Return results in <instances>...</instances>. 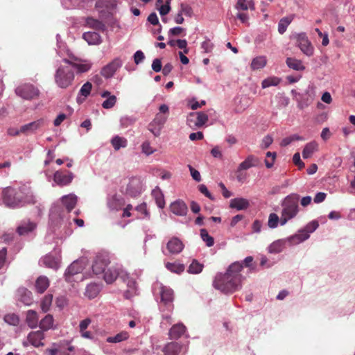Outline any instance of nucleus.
<instances>
[{
    "label": "nucleus",
    "instance_id": "1",
    "mask_svg": "<svg viewBox=\"0 0 355 355\" xmlns=\"http://www.w3.org/2000/svg\"><path fill=\"white\" fill-rule=\"evenodd\" d=\"M243 263L234 262L230 266L225 273H218L213 282L214 287L224 293H232L241 287V271Z\"/></svg>",
    "mask_w": 355,
    "mask_h": 355
},
{
    "label": "nucleus",
    "instance_id": "2",
    "mask_svg": "<svg viewBox=\"0 0 355 355\" xmlns=\"http://www.w3.org/2000/svg\"><path fill=\"white\" fill-rule=\"evenodd\" d=\"M3 201L8 207L17 208L26 205H35L37 199L30 187L22 185L18 188H5L3 191Z\"/></svg>",
    "mask_w": 355,
    "mask_h": 355
},
{
    "label": "nucleus",
    "instance_id": "3",
    "mask_svg": "<svg viewBox=\"0 0 355 355\" xmlns=\"http://www.w3.org/2000/svg\"><path fill=\"white\" fill-rule=\"evenodd\" d=\"M118 277L126 282L128 289L124 293V296L126 299H130L137 294V282L128 273L114 266L108 267L104 272L103 278L107 284L113 283Z\"/></svg>",
    "mask_w": 355,
    "mask_h": 355
},
{
    "label": "nucleus",
    "instance_id": "4",
    "mask_svg": "<svg viewBox=\"0 0 355 355\" xmlns=\"http://www.w3.org/2000/svg\"><path fill=\"white\" fill-rule=\"evenodd\" d=\"M299 196L289 195L286 196L282 202V214L280 225L282 226L286 224V223L295 218L299 212Z\"/></svg>",
    "mask_w": 355,
    "mask_h": 355
},
{
    "label": "nucleus",
    "instance_id": "5",
    "mask_svg": "<svg viewBox=\"0 0 355 355\" xmlns=\"http://www.w3.org/2000/svg\"><path fill=\"white\" fill-rule=\"evenodd\" d=\"M75 78L74 71L69 64H60L55 71L54 81L62 89H67L73 85Z\"/></svg>",
    "mask_w": 355,
    "mask_h": 355
},
{
    "label": "nucleus",
    "instance_id": "6",
    "mask_svg": "<svg viewBox=\"0 0 355 355\" xmlns=\"http://www.w3.org/2000/svg\"><path fill=\"white\" fill-rule=\"evenodd\" d=\"M315 97V87L313 84H309L304 93L300 94V98H297V107L300 110L310 105Z\"/></svg>",
    "mask_w": 355,
    "mask_h": 355
},
{
    "label": "nucleus",
    "instance_id": "7",
    "mask_svg": "<svg viewBox=\"0 0 355 355\" xmlns=\"http://www.w3.org/2000/svg\"><path fill=\"white\" fill-rule=\"evenodd\" d=\"M85 268V263L81 260H76L73 261L66 270L64 276L66 281L72 282L77 281L78 279H83V277L76 278V276H78Z\"/></svg>",
    "mask_w": 355,
    "mask_h": 355
},
{
    "label": "nucleus",
    "instance_id": "8",
    "mask_svg": "<svg viewBox=\"0 0 355 355\" xmlns=\"http://www.w3.org/2000/svg\"><path fill=\"white\" fill-rule=\"evenodd\" d=\"M17 96L26 100H31L39 96L37 88L31 84H24L17 87L15 89Z\"/></svg>",
    "mask_w": 355,
    "mask_h": 355
},
{
    "label": "nucleus",
    "instance_id": "9",
    "mask_svg": "<svg viewBox=\"0 0 355 355\" xmlns=\"http://www.w3.org/2000/svg\"><path fill=\"white\" fill-rule=\"evenodd\" d=\"M294 37L297 41V46L305 55L308 56L313 55V47L305 33H297L294 36Z\"/></svg>",
    "mask_w": 355,
    "mask_h": 355
},
{
    "label": "nucleus",
    "instance_id": "10",
    "mask_svg": "<svg viewBox=\"0 0 355 355\" xmlns=\"http://www.w3.org/2000/svg\"><path fill=\"white\" fill-rule=\"evenodd\" d=\"M110 263V261L107 254H101L96 255L92 265L93 272L96 275L104 273Z\"/></svg>",
    "mask_w": 355,
    "mask_h": 355
},
{
    "label": "nucleus",
    "instance_id": "11",
    "mask_svg": "<svg viewBox=\"0 0 355 355\" xmlns=\"http://www.w3.org/2000/svg\"><path fill=\"white\" fill-rule=\"evenodd\" d=\"M73 179V174L68 171H57L54 173L53 180L61 187L69 184Z\"/></svg>",
    "mask_w": 355,
    "mask_h": 355
},
{
    "label": "nucleus",
    "instance_id": "12",
    "mask_svg": "<svg viewBox=\"0 0 355 355\" xmlns=\"http://www.w3.org/2000/svg\"><path fill=\"white\" fill-rule=\"evenodd\" d=\"M62 62L64 64H69L73 70L76 69L77 73H85L88 71L92 67V63L87 60H84L82 62H75L72 60H67V58H64L62 60Z\"/></svg>",
    "mask_w": 355,
    "mask_h": 355
},
{
    "label": "nucleus",
    "instance_id": "13",
    "mask_svg": "<svg viewBox=\"0 0 355 355\" xmlns=\"http://www.w3.org/2000/svg\"><path fill=\"white\" fill-rule=\"evenodd\" d=\"M171 211L180 216H186L188 212V207L186 203L182 200H176L170 205Z\"/></svg>",
    "mask_w": 355,
    "mask_h": 355
},
{
    "label": "nucleus",
    "instance_id": "14",
    "mask_svg": "<svg viewBox=\"0 0 355 355\" xmlns=\"http://www.w3.org/2000/svg\"><path fill=\"white\" fill-rule=\"evenodd\" d=\"M120 60L115 59L112 62L105 66L101 70V75L106 78L112 77L116 70L121 67Z\"/></svg>",
    "mask_w": 355,
    "mask_h": 355
},
{
    "label": "nucleus",
    "instance_id": "15",
    "mask_svg": "<svg viewBox=\"0 0 355 355\" xmlns=\"http://www.w3.org/2000/svg\"><path fill=\"white\" fill-rule=\"evenodd\" d=\"M187 327L182 323H178L171 327L168 336L171 340H177L186 334Z\"/></svg>",
    "mask_w": 355,
    "mask_h": 355
},
{
    "label": "nucleus",
    "instance_id": "16",
    "mask_svg": "<svg viewBox=\"0 0 355 355\" xmlns=\"http://www.w3.org/2000/svg\"><path fill=\"white\" fill-rule=\"evenodd\" d=\"M309 238V236L305 232H303L301 229L297 231L293 235H291L287 238H286L287 243H289L290 245H295L300 244L304 241L307 240Z\"/></svg>",
    "mask_w": 355,
    "mask_h": 355
},
{
    "label": "nucleus",
    "instance_id": "17",
    "mask_svg": "<svg viewBox=\"0 0 355 355\" xmlns=\"http://www.w3.org/2000/svg\"><path fill=\"white\" fill-rule=\"evenodd\" d=\"M182 241L177 237H173L167 243V249L171 254H179L184 249Z\"/></svg>",
    "mask_w": 355,
    "mask_h": 355
},
{
    "label": "nucleus",
    "instance_id": "18",
    "mask_svg": "<svg viewBox=\"0 0 355 355\" xmlns=\"http://www.w3.org/2000/svg\"><path fill=\"white\" fill-rule=\"evenodd\" d=\"M18 301L25 305H31L33 302L32 293L26 288H19L17 290Z\"/></svg>",
    "mask_w": 355,
    "mask_h": 355
},
{
    "label": "nucleus",
    "instance_id": "19",
    "mask_svg": "<svg viewBox=\"0 0 355 355\" xmlns=\"http://www.w3.org/2000/svg\"><path fill=\"white\" fill-rule=\"evenodd\" d=\"M50 281L47 277L41 275L37 278L35 282V291L36 293L42 294L49 288Z\"/></svg>",
    "mask_w": 355,
    "mask_h": 355
},
{
    "label": "nucleus",
    "instance_id": "20",
    "mask_svg": "<svg viewBox=\"0 0 355 355\" xmlns=\"http://www.w3.org/2000/svg\"><path fill=\"white\" fill-rule=\"evenodd\" d=\"M230 207L238 211L245 210L250 207V202L244 198H235L230 200Z\"/></svg>",
    "mask_w": 355,
    "mask_h": 355
},
{
    "label": "nucleus",
    "instance_id": "21",
    "mask_svg": "<svg viewBox=\"0 0 355 355\" xmlns=\"http://www.w3.org/2000/svg\"><path fill=\"white\" fill-rule=\"evenodd\" d=\"M182 345L176 342L166 344L162 351L165 355H179L182 350Z\"/></svg>",
    "mask_w": 355,
    "mask_h": 355
},
{
    "label": "nucleus",
    "instance_id": "22",
    "mask_svg": "<svg viewBox=\"0 0 355 355\" xmlns=\"http://www.w3.org/2000/svg\"><path fill=\"white\" fill-rule=\"evenodd\" d=\"M44 338V334L41 331H32L28 335V341L35 347L44 345L42 343Z\"/></svg>",
    "mask_w": 355,
    "mask_h": 355
},
{
    "label": "nucleus",
    "instance_id": "23",
    "mask_svg": "<svg viewBox=\"0 0 355 355\" xmlns=\"http://www.w3.org/2000/svg\"><path fill=\"white\" fill-rule=\"evenodd\" d=\"M41 124H42V121H33V122H31V123H29L28 124L22 125L20 128L19 130L16 131L15 132H11V130H10L9 133L10 135H17L19 133H29V132H32L34 130H35L37 128H39L40 127Z\"/></svg>",
    "mask_w": 355,
    "mask_h": 355
},
{
    "label": "nucleus",
    "instance_id": "24",
    "mask_svg": "<svg viewBox=\"0 0 355 355\" xmlns=\"http://www.w3.org/2000/svg\"><path fill=\"white\" fill-rule=\"evenodd\" d=\"M141 183L137 179L130 180L126 188V193L131 197H137L141 193Z\"/></svg>",
    "mask_w": 355,
    "mask_h": 355
},
{
    "label": "nucleus",
    "instance_id": "25",
    "mask_svg": "<svg viewBox=\"0 0 355 355\" xmlns=\"http://www.w3.org/2000/svg\"><path fill=\"white\" fill-rule=\"evenodd\" d=\"M287 243L286 239H278L272 242L268 248V251L271 254H277L283 251Z\"/></svg>",
    "mask_w": 355,
    "mask_h": 355
},
{
    "label": "nucleus",
    "instance_id": "26",
    "mask_svg": "<svg viewBox=\"0 0 355 355\" xmlns=\"http://www.w3.org/2000/svg\"><path fill=\"white\" fill-rule=\"evenodd\" d=\"M61 200L67 212H70L76 205L77 197L74 194H69L64 196Z\"/></svg>",
    "mask_w": 355,
    "mask_h": 355
},
{
    "label": "nucleus",
    "instance_id": "27",
    "mask_svg": "<svg viewBox=\"0 0 355 355\" xmlns=\"http://www.w3.org/2000/svg\"><path fill=\"white\" fill-rule=\"evenodd\" d=\"M83 38L89 45L99 44L101 42V38L100 35L96 32H86V33H83Z\"/></svg>",
    "mask_w": 355,
    "mask_h": 355
},
{
    "label": "nucleus",
    "instance_id": "28",
    "mask_svg": "<svg viewBox=\"0 0 355 355\" xmlns=\"http://www.w3.org/2000/svg\"><path fill=\"white\" fill-rule=\"evenodd\" d=\"M318 149V144L315 141H311L306 144L302 150L304 159H308Z\"/></svg>",
    "mask_w": 355,
    "mask_h": 355
},
{
    "label": "nucleus",
    "instance_id": "29",
    "mask_svg": "<svg viewBox=\"0 0 355 355\" xmlns=\"http://www.w3.org/2000/svg\"><path fill=\"white\" fill-rule=\"evenodd\" d=\"M41 262L43 265L49 268L57 269L59 267L58 260L55 257L50 254L44 257Z\"/></svg>",
    "mask_w": 355,
    "mask_h": 355
},
{
    "label": "nucleus",
    "instance_id": "30",
    "mask_svg": "<svg viewBox=\"0 0 355 355\" xmlns=\"http://www.w3.org/2000/svg\"><path fill=\"white\" fill-rule=\"evenodd\" d=\"M267 64L266 57L260 55L254 58L251 62L250 67L252 70H259L263 69Z\"/></svg>",
    "mask_w": 355,
    "mask_h": 355
},
{
    "label": "nucleus",
    "instance_id": "31",
    "mask_svg": "<svg viewBox=\"0 0 355 355\" xmlns=\"http://www.w3.org/2000/svg\"><path fill=\"white\" fill-rule=\"evenodd\" d=\"M160 295L162 302H164L165 304L171 302L173 300V290L166 286H162Z\"/></svg>",
    "mask_w": 355,
    "mask_h": 355
},
{
    "label": "nucleus",
    "instance_id": "32",
    "mask_svg": "<svg viewBox=\"0 0 355 355\" xmlns=\"http://www.w3.org/2000/svg\"><path fill=\"white\" fill-rule=\"evenodd\" d=\"M35 227L36 225L34 223H24L17 227V232L19 235L23 236L33 232Z\"/></svg>",
    "mask_w": 355,
    "mask_h": 355
},
{
    "label": "nucleus",
    "instance_id": "33",
    "mask_svg": "<svg viewBox=\"0 0 355 355\" xmlns=\"http://www.w3.org/2000/svg\"><path fill=\"white\" fill-rule=\"evenodd\" d=\"M86 24L88 27L94 29L96 31H104L105 29V24L96 19H94L92 17H87L86 19Z\"/></svg>",
    "mask_w": 355,
    "mask_h": 355
},
{
    "label": "nucleus",
    "instance_id": "34",
    "mask_svg": "<svg viewBox=\"0 0 355 355\" xmlns=\"http://www.w3.org/2000/svg\"><path fill=\"white\" fill-rule=\"evenodd\" d=\"M101 291V286L97 284H90L87 285L85 289V295L89 299L96 297Z\"/></svg>",
    "mask_w": 355,
    "mask_h": 355
},
{
    "label": "nucleus",
    "instance_id": "35",
    "mask_svg": "<svg viewBox=\"0 0 355 355\" xmlns=\"http://www.w3.org/2000/svg\"><path fill=\"white\" fill-rule=\"evenodd\" d=\"M165 266L169 271L176 274H180L184 270V264L178 262H166Z\"/></svg>",
    "mask_w": 355,
    "mask_h": 355
},
{
    "label": "nucleus",
    "instance_id": "36",
    "mask_svg": "<svg viewBox=\"0 0 355 355\" xmlns=\"http://www.w3.org/2000/svg\"><path fill=\"white\" fill-rule=\"evenodd\" d=\"M286 62L287 66L289 68L293 69L296 71H302L305 69L302 62L300 60H297L295 58H288L286 59Z\"/></svg>",
    "mask_w": 355,
    "mask_h": 355
},
{
    "label": "nucleus",
    "instance_id": "37",
    "mask_svg": "<svg viewBox=\"0 0 355 355\" xmlns=\"http://www.w3.org/2000/svg\"><path fill=\"white\" fill-rule=\"evenodd\" d=\"M127 139L119 136L114 137L111 140V144L115 150H119L121 148H125L127 146Z\"/></svg>",
    "mask_w": 355,
    "mask_h": 355
},
{
    "label": "nucleus",
    "instance_id": "38",
    "mask_svg": "<svg viewBox=\"0 0 355 355\" xmlns=\"http://www.w3.org/2000/svg\"><path fill=\"white\" fill-rule=\"evenodd\" d=\"M254 157L252 155L248 156L243 162H242L238 168L237 172L240 173L244 170H248L254 166Z\"/></svg>",
    "mask_w": 355,
    "mask_h": 355
},
{
    "label": "nucleus",
    "instance_id": "39",
    "mask_svg": "<svg viewBox=\"0 0 355 355\" xmlns=\"http://www.w3.org/2000/svg\"><path fill=\"white\" fill-rule=\"evenodd\" d=\"M90 323H91V320L89 318H86L80 322L79 327H80V332L81 333L82 337L85 338H92L91 332L85 331L86 329L88 327V326L90 324Z\"/></svg>",
    "mask_w": 355,
    "mask_h": 355
},
{
    "label": "nucleus",
    "instance_id": "40",
    "mask_svg": "<svg viewBox=\"0 0 355 355\" xmlns=\"http://www.w3.org/2000/svg\"><path fill=\"white\" fill-rule=\"evenodd\" d=\"M129 334L127 331H121L114 336L107 337L106 340L110 343H117L127 340Z\"/></svg>",
    "mask_w": 355,
    "mask_h": 355
},
{
    "label": "nucleus",
    "instance_id": "41",
    "mask_svg": "<svg viewBox=\"0 0 355 355\" xmlns=\"http://www.w3.org/2000/svg\"><path fill=\"white\" fill-rule=\"evenodd\" d=\"M281 82V78L277 76H270L267 78L264 79L261 82V87L263 89H266L267 87L271 86H277Z\"/></svg>",
    "mask_w": 355,
    "mask_h": 355
},
{
    "label": "nucleus",
    "instance_id": "42",
    "mask_svg": "<svg viewBox=\"0 0 355 355\" xmlns=\"http://www.w3.org/2000/svg\"><path fill=\"white\" fill-rule=\"evenodd\" d=\"M53 318L51 315H46L40 322V327L42 329L46 331L53 327Z\"/></svg>",
    "mask_w": 355,
    "mask_h": 355
},
{
    "label": "nucleus",
    "instance_id": "43",
    "mask_svg": "<svg viewBox=\"0 0 355 355\" xmlns=\"http://www.w3.org/2000/svg\"><path fill=\"white\" fill-rule=\"evenodd\" d=\"M4 321L10 325L17 326L19 324L20 318L15 313H9L4 316Z\"/></svg>",
    "mask_w": 355,
    "mask_h": 355
},
{
    "label": "nucleus",
    "instance_id": "44",
    "mask_svg": "<svg viewBox=\"0 0 355 355\" xmlns=\"http://www.w3.org/2000/svg\"><path fill=\"white\" fill-rule=\"evenodd\" d=\"M117 6V2L116 0H107V1H101L98 0L96 3V7L97 8H103L105 7L107 9H114Z\"/></svg>",
    "mask_w": 355,
    "mask_h": 355
},
{
    "label": "nucleus",
    "instance_id": "45",
    "mask_svg": "<svg viewBox=\"0 0 355 355\" xmlns=\"http://www.w3.org/2000/svg\"><path fill=\"white\" fill-rule=\"evenodd\" d=\"M203 265L198 261L193 260L188 268V272L191 274H199L202 272Z\"/></svg>",
    "mask_w": 355,
    "mask_h": 355
},
{
    "label": "nucleus",
    "instance_id": "46",
    "mask_svg": "<svg viewBox=\"0 0 355 355\" xmlns=\"http://www.w3.org/2000/svg\"><path fill=\"white\" fill-rule=\"evenodd\" d=\"M53 296L51 293L46 294L41 301V309L42 311H49L50 309L52 302H53Z\"/></svg>",
    "mask_w": 355,
    "mask_h": 355
},
{
    "label": "nucleus",
    "instance_id": "47",
    "mask_svg": "<svg viewBox=\"0 0 355 355\" xmlns=\"http://www.w3.org/2000/svg\"><path fill=\"white\" fill-rule=\"evenodd\" d=\"M26 322L31 328L35 327L38 323L37 312H28L26 315Z\"/></svg>",
    "mask_w": 355,
    "mask_h": 355
},
{
    "label": "nucleus",
    "instance_id": "48",
    "mask_svg": "<svg viewBox=\"0 0 355 355\" xmlns=\"http://www.w3.org/2000/svg\"><path fill=\"white\" fill-rule=\"evenodd\" d=\"M200 236L204 242H205L207 246L211 247L214 244V238L210 236L208 232L205 229L200 230Z\"/></svg>",
    "mask_w": 355,
    "mask_h": 355
},
{
    "label": "nucleus",
    "instance_id": "49",
    "mask_svg": "<svg viewBox=\"0 0 355 355\" xmlns=\"http://www.w3.org/2000/svg\"><path fill=\"white\" fill-rule=\"evenodd\" d=\"M281 218H279L277 214L275 213H271L269 214L268 220V226L270 229H275L277 227L278 224L280 223Z\"/></svg>",
    "mask_w": 355,
    "mask_h": 355
},
{
    "label": "nucleus",
    "instance_id": "50",
    "mask_svg": "<svg viewBox=\"0 0 355 355\" xmlns=\"http://www.w3.org/2000/svg\"><path fill=\"white\" fill-rule=\"evenodd\" d=\"M236 8L243 10L254 8V3L252 1L238 0Z\"/></svg>",
    "mask_w": 355,
    "mask_h": 355
},
{
    "label": "nucleus",
    "instance_id": "51",
    "mask_svg": "<svg viewBox=\"0 0 355 355\" xmlns=\"http://www.w3.org/2000/svg\"><path fill=\"white\" fill-rule=\"evenodd\" d=\"M319 226L318 222L317 220H312L310 223H307L305 227L301 229L303 232H305L310 236V234L315 232Z\"/></svg>",
    "mask_w": 355,
    "mask_h": 355
},
{
    "label": "nucleus",
    "instance_id": "52",
    "mask_svg": "<svg viewBox=\"0 0 355 355\" xmlns=\"http://www.w3.org/2000/svg\"><path fill=\"white\" fill-rule=\"evenodd\" d=\"M291 19L288 17L282 18L278 24V31L280 34H283L291 24Z\"/></svg>",
    "mask_w": 355,
    "mask_h": 355
},
{
    "label": "nucleus",
    "instance_id": "53",
    "mask_svg": "<svg viewBox=\"0 0 355 355\" xmlns=\"http://www.w3.org/2000/svg\"><path fill=\"white\" fill-rule=\"evenodd\" d=\"M276 153L268 152L266 153V158L265 159V164L268 168H270L273 166L275 160L276 159Z\"/></svg>",
    "mask_w": 355,
    "mask_h": 355
},
{
    "label": "nucleus",
    "instance_id": "54",
    "mask_svg": "<svg viewBox=\"0 0 355 355\" xmlns=\"http://www.w3.org/2000/svg\"><path fill=\"white\" fill-rule=\"evenodd\" d=\"M55 306L60 309H63L68 304V300L64 295H59L55 299Z\"/></svg>",
    "mask_w": 355,
    "mask_h": 355
},
{
    "label": "nucleus",
    "instance_id": "55",
    "mask_svg": "<svg viewBox=\"0 0 355 355\" xmlns=\"http://www.w3.org/2000/svg\"><path fill=\"white\" fill-rule=\"evenodd\" d=\"M116 102V97L114 95L109 96L103 103H102V107L105 109H110L113 107Z\"/></svg>",
    "mask_w": 355,
    "mask_h": 355
},
{
    "label": "nucleus",
    "instance_id": "56",
    "mask_svg": "<svg viewBox=\"0 0 355 355\" xmlns=\"http://www.w3.org/2000/svg\"><path fill=\"white\" fill-rule=\"evenodd\" d=\"M208 121V116L202 112L197 113V119L196 121V125L198 127L202 126L207 121Z\"/></svg>",
    "mask_w": 355,
    "mask_h": 355
},
{
    "label": "nucleus",
    "instance_id": "57",
    "mask_svg": "<svg viewBox=\"0 0 355 355\" xmlns=\"http://www.w3.org/2000/svg\"><path fill=\"white\" fill-rule=\"evenodd\" d=\"M172 69V66L171 64H166L163 69H162V63L161 61L157 59V72L162 70V73L166 76L168 75Z\"/></svg>",
    "mask_w": 355,
    "mask_h": 355
},
{
    "label": "nucleus",
    "instance_id": "58",
    "mask_svg": "<svg viewBox=\"0 0 355 355\" xmlns=\"http://www.w3.org/2000/svg\"><path fill=\"white\" fill-rule=\"evenodd\" d=\"M92 85L89 82L85 83L80 90V95L83 96L84 97H87L92 90Z\"/></svg>",
    "mask_w": 355,
    "mask_h": 355
},
{
    "label": "nucleus",
    "instance_id": "59",
    "mask_svg": "<svg viewBox=\"0 0 355 355\" xmlns=\"http://www.w3.org/2000/svg\"><path fill=\"white\" fill-rule=\"evenodd\" d=\"M276 98H278V103L282 107H285L289 104V98L283 94H278Z\"/></svg>",
    "mask_w": 355,
    "mask_h": 355
},
{
    "label": "nucleus",
    "instance_id": "60",
    "mask_svg": "<svg viewBox=\"0 0 355 355\" xmlns=\"http://www.w3.org/2000/svg\"><path fill=\"white\" fill-rule=\"evenodd\" d=\"M159 192V196H157V206L159 208H164L165 206V200L164 194L162 191L157 187V193Z\"/></svg>",
    "mask_w": 355,
    "mask_h": 355
},
{
    "label": "nucleus",
    "instance_id": "61",
    "mask_svg": "<svg viewBox=\"0 0 355 355\" xmlns=\"http://www.w3.org/2000/svg\"><path fill=\"white\" fill-rule=\"evenodd\" d=\"M180 12L186 16L191 17L193 10L191 6L186 4H181Z\"/></svg>",
    "mask_w": 355,
    "mask_h": 355
},
{
    "label": "nucleus",
    "instance_id": "62",
    "mask_svg": "<svg viewBox=\"0 0 355 355\" xmlns=\"http://www.w3.org/2000/svg\"><path fill=\"white\" fill-rule=\"evenodd\" d=\"M141 149L142 153H144L146 155H149L154 152L153 148L150 146V143L148 141H145L142 144Z\"/></svg>",
    "mask_w": 355,
    "mask_h": 355
},
{
    "label": "nucleus",
    "instance_id": "63",
    "mask_svg": "<svg viewBox=\"0 0 355 355\" xmlns=\"http://www.w3.org/2000/svg\"><path fill=\"white\" fill-rule=\"evenodd\" d=\"M272 137L270 135H266L263 138L261 146L262 148H267L272 144Z\"/></svg>",
    "mask_w": 355,
    "mask_h": 355
},
{
    "label": "nucleus",
    "instance_id": "64",
    "mask_svg": "<svg viewBox=\"0 0 355 355\" xmlns=\"http://www.w3.org/2000/svg\"><path fill=\"white\" fill-rule=\"evenodd\" d=\"M201 48L204 50V52L209 53L213 49V44L209 40H206L202 43Z\"/></svg>",
    "mask_w": 355,
    "mask_h": 355
}]
</instances>
